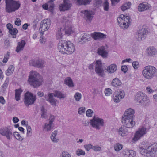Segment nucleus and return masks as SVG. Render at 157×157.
Returning <instances> with one entry per match:
<instances>
[{
  "mask_svg": "<svg viewBox=\"0 0 157 157\" xmlns=\"http://www.w3.org/2000/svg\"><path fill=\"white\" fill-rule=\"evenodd\" d=\"M6 10L8 13L15 11L20 6V3L18 1L13 0H5Z\"/></svg>",
  "mask_w": 157,
  "mask_h": 157,
  "instance_id": "obj_6",
  "label": "nucleus"
},
{
  "mask_svg": "<svg viewBox=\"0 0 157 157\" xmlns=\"http://www.w3.org/2000/svg\"><path fill=\"white\" fill-rule=\"evenodd\" d=\"M147 34V30L144 28H142L136 34L135 36L138 41H140L144 39Z\"/></svg>",
  "mask_w": 157,
  "mask_h": 157,
  "instance_id": "obj_14",
  "label": "nucleus"
},
{
  "mask_svg": "<svg viewBox=\"0 0 157 157\" xmlns=\"http://www.w3.org/2000/svg\"><path fill=\"white\" fill-rule=\"evenodd\" d=\"M97 53L103 58H105L107 57L108 53L104 46H102L98 48Z\"/></svg>",
  "mask_w": 157,
  "mask_h": 157,
  "instance_id": "obj_22",
  "label": "nucleus"
},
{
  "mask_svg": "<svg viewBox=\"0 0 157 157\" xmlns=\"http://www.w3.org/2000/svg\"><path fill=\"white\" fill-rule=\"evenodd\" d=\"M36 99L35 95H33L31 93L27 91L25 94L24 103L27 106L34 103Z\"/></svg>",
  "mask_w": 157,
  "mask_h": 157,
  "instance_id": "obj_7",
  "label": "nucleus"
},
{
  "mask_svg": "<svg viewBox=\"0 0 157 157\" xmlns=\"http://www.w3.org/2000/svg\"><path fill=\"white\" fill-rule=\"evenodd\" d=\"M58 49L62 53L70 54L74 52L75 47L70 41L63 40L58 43Z\"/></svg>",
  "mask_w": 157,
  "mask_h": 157,
  "instance_id": "obj_2",
  "label": "nucleus"
},
{
  "mask_svg": "<svg viewBox=\"0 0 157 157\" xmlns=\"http://www.w3.org/2000/svg\"><path fill=\"white\" fill-rule=\"evenodd\" d=\"M142 73L145 78L150 80L154 77H157V69L153 66H147L144 68Z\"/></svg>",
  "mask_w": 157,
  "mask_h": 157,
  "instance_id": "obj_4",
  "label": "nucleus"
},
{
  "mask_svg": "<svg viewBox=\"0 0 157 157\" xmlns=\"http://www.w3.org/2000/svg\"><path fill=\"white\" fill-rule=\"evenodd\" d=\"M65 25V26L64 27V29H62V31L66 34H71L72 32V29L70 24V22L68 21L66 22Z\"/></svg>",
  "mask_w": 157,
  "mask_h": 157,
  "instance_id": "obj_23",
  "label": "nucleus"
},
{
  "mask_svg": "<svg viewBox=\"0 0 157 157\" xmlns=\"http://www.w3.org/2000/svg\"><path fill=\"white\" fill-rule=\"evenodd\" d=\"M54 127V124H50L49 123L48 124L45 123L44 129L46 131L48 132L51 130Z\"/></svg>",
  "mask_w": 157,
  "mask_h": 157,
  "instance_id": "obj_35",
  "label": "nucleus"
},
{
  "mask_svg": "<svg viewBox=\"0 0 157 157\" xmlns=\"http://www.w3.org/2000/svg\"><path fill=\"white\" fill-rule=\"evenodd\" d=\"M9 78L7 77L6 78L5 81L3 85L2 86V88L6 89L8 85Z\"/></svg>",
  "mask_w": 157,
  "mask_h": 157,
  "instance_id": "obj_46",
  "label": "nucleus"
},
{
  "mask_svg": "<svg viewBox=\"0 0 157 157\" xmlns=\"http://www.w3.org/2000/svg\"><path fill=\"white\" fill-rule=\"evenodd\" d=\"M82 13L84 14L85 19L89 21H91L93 18L92 11H88L87 10H84L82 12Z\"/></svg>",
  "mask_w": 157,
  "mask_h": 157,
  "instance_id": "obj_27",
  "label": "nucleus"
},
{
  "mask_svg": "<svg viewBox=\"0 0 157 157\" xmlns=\"http://www.w3.org/2000/svg\"><path fill=\"white\" fill-rule=\"evenodd\" d=\"M131 3L130 2H128L124 3L121 6V9L122 10L124 11L130 7Z\"/></svg>",
  "mask_w": 157,
  "mask_h": 157,
  "instance_id": "obj_36",
  "label": "nucleus"
},
{
  "mask_svg": "<svg viewBox=\"0 0 157 157\" xmlns=\"http://www.w3.org/2000/svg\"><path fill=\"white\" fill-rule=\"evenodd\" d=\"M29 26V24L27 23H25L22 25V29L24 30H26L27 29L28 27Z\"/></svg>",
  "mask_w": 157,
  "mask_h": 157,
  "instance_id": "obj_64",
  "label": "nucleus"
},
{
  "mask_svg": "<svg viewBox=\"0 0 157 157\" xmlns=\"http://www.w3.org/2000/svg\"><path fill=\"white\" fill-rule=\"evenodd\" d=\"M42 77L36 71H31L28 79L29 83L34 88L39 87L42 84Z\"/></svg>",
  "mask_w": 157,
  "mask_h": 157,
  "instance_id": "obj_3",
  "label": "nucleus"
},
{
  "mask_svg": "<svg viewBox=\"0 0 157 157\" xmlns=\"http://www.w3.org/2000/svg\"><path fill=\"white\" fill-rule=\"evenodd\" d=\"M92 149L95 151H99L101 150V147L98 146H93Z\"/></svg>",
  "mask_w": 157,
  "mask_h": 157,
  "instance_id": "obj_56",
  "label": "nucleus"
},
{
  "mask_svg": "<svg viewBox=\"0 0 157 157\" xmlns=\"http://www.w3.org/2000/svg\"><path fill=\"white\" fill-rule=\"evenodd\" d=\"M6 27L9 31H10L11 29H13V25L10 23H8L6 25Z\"/></svg>",
  "mask_w": 157,
  "mask_h": 157,
  "instance_id": "obj_61",
  "label": "nucleus"
},
{
  "mask_svg": "<svg viewBox=\"0 0 157 157\" xmlns=\"http://www.w3.org/2000/svg\"><path fill=\"white\" fill-rule=\"evenodd\" d=\"M126 153L129 157H133L136 155L135 152L133 150L128 151Z\"/></svg>",
  "mask_w": 157,
  "mask_h": 157,
  "instance_id": "obj_44",
  "label": "nucleus"
},
{
  "mask_svg": "<svg viewBox=\"0 0 157 157\" xmlns=\"http://www.w3.org/2000/svg\"><path fill=\"white\" fill-rule=\"evenodd\" d=\"M0 134L9 140H10L13 136L11 130L7 127L1 128L0 129Z\"/></svg>",
  "mask_w": 157,
  "mask_h": 157,
  "instance_id": "obj_13",
  "label": "nucleus"
},
{
  "mask_svg": "<svg viewBox=\"0 0 157 157\" xmlns=\"http://www.w3.org/2000/svg\"><path fill=\"white\" fill-rule=\"evenodd\" d=\"M90 36L84 33L83 34L80 40H79V42L81 44H83L86 42L90 40Z\"/></svg>",
  "mask_w": 157,
  "mask_h": 157,
  "instance_id": "obj_33",
  "label": "nucleus"
},
{
  "mask_svg": "<svg viewBox=\"0 0 157 157\" xmlns=\"http://www.w3.org/2000/svg\"><path fill=\"white\" fill-rule=\"evenodd\" d=\"M117 22L119 25H121L122 24L124 28H127L129 25L130 22L129 17L121 14L120 16V17L117 18Z\"/></svg>",
  "mask_w": 157,
  "mask_h": 157,
  "instance_id": "obj_9",
  "label": "nucleus"
},
{
  "mask_svg": "<svg viewBox=\"0 0 157 157\" xmlns=\"http://www.w3.org/2000/svg\"><path fill=\"white\" fill-rule=\"evenodd\" d=\"M45 62L44 61L41 59H38L37 60H32L29 62L31 65L39 68H42L45 66Z\"/></svg>",
  "mask_w": 157,
  "mask_h": 157,
  "instance_id": "obj_17",
  "label": "nucleus"
},
{
  "mask_svg": "<svg viewBox=\"0 0 157 157\" xmlns=\"http://www.w3.org/2000/svg\"><path fill=\"white\" fill-rule=\"evenodd\" d=\"M135 101L144 107L148 106L150 104L149 98L145 94L139 92L136 94Z\"/></svg>",
  "mask_w": 157,
  "mask_h": 157,
  "instance_id": "obj_5",
  "label": "nucleus"
},
{
  "mask_svg": "<svg viewBox=\"0 0 157 157\" xmlns=\"http://www.w3.org/2000/svg\"><path fill=\"white\" fill-rule=\"evenodd\" d=\"M25 44L26 42L25 41L23 40H22L21 42H19L16 47V51L18 53L23 50Z\"/></svg>",
  "mask_w": 157,
  "mask_h": 157,
  "instance_id": "obj_25",
  "label": "nucleus"
},
{
  "mask_svg": "<svg viewBox=\"0 0 157 157\" xmlns=\"http://www.w3.org/2000/svg\"><path fill=\"white\" fill-rule=\"evenodd\" d=\"M146 89L149 93H151L154 92V90L152 89L151 87L150 86L147 87Z\"/></svg>",
  "mask_w": 157,
  "mask_h": 157,
  "instance_id": "obj_60",
  "label": "nucleus"
},
{
  "mask_svg": "<svg viewBox=\"0 0 157 157\" xmlns=\"http://www.w3.org/2000/svg\"><path fill=\"white\" fill-rule=\"evenodd\" d=\"M64 83L67 85L69 87H74V84L71 78L68 77L65 78L64 80Z\"/></svg>",
  "mask_w": 157,
  "mask_h": 157,
  "instance_id": "obj_31",
  "label": "nucleus"
},
{
  "mask_svg": "<svg viewBox=\"0 0 157 157\" xmlns=\"http://www.w3.org/2000/svg\"><path fill=\"white\" fill-rule=\"evenodd\" d=\"M90 124L92 126L97 129H100V126H103L104 122L102 119L94 117L93 119L90 120Z\"/></svg>",
  "mask_w": 157,
  "mask_h": 157,
  "instance_id": "obj_8",
  "label": "nucleus"
},
{
  "mask_svg": "<svg viewBox=\"0 0 157 157\" xmlns=\"http://www.w3.org/2000/svg\"><path fill=\"white\" fill-rule=\"evenodd\" d=\"M125 95V94L124 91L121 89H120L114 93L113 100L115 103H119L124 98Z\"/></svg>",
  "mask_w": 157,
  "mask_h": 157,
  "instance_id": "obj_10",
  "label": "nucleus"
},
{
  "mask_svg": "<svg viewBox=\"0 0 157 157\" xmlns=\"http://www.w3.org/2000/svg\"><path fill=\"white\" fill-rule=\"evenodd\" d=\"M95 71L99 76L103 77L105 74L102 63L101 61L98 60L94 63Z\"/></svg>",
  "mask_w": 157,
  "mask_h": 157,
  "instance_id": "obj_15",
  "label": "nucleus"
},
{
  "mask_svg": "<svg viewBox=\"0 0 157 157\" xmlns=\"http://www.w3.org/2000/svg\"><path fill=\"white\" fill-rule=\"evenodd\" d=\"M21 21L19 18H16V20L15 21V24L17 26H19L21 25Z\"/></svg>",
  "mask_w": 157,
  "mask_h": 157,
  "instance_id": "obj_59",
  "label": "nucleus"
},
{
  "mask_svg": "<svg viewBox=\"0 0 157 157\" xmlns=\"http://www.w3.org/2000/svg\"><path fill=\"white\" fill-rule=\"evenodd\" d=\"M19 121V119L17 117H13V121L14 123H17Z\"/></svg>",
  "mask_w": 157,
  "mask_h": 157,
  "instance_id": "obj_63",
  "label": "nucleus"
},
{
  "mask_svg": "<svg viewBox=\"0 0 157 157\" xmlns=\"http://www.w3.org/2000/svg\"><path fill=\"white\" fill-rule=\"evenodd\" d=\"M54 94L49 93L45 94L44 96L46 100L49 102L51 105L56 106V105L57 100L53 98Z\"/></svg>",
  "mask_w": 157,
  "mask_h": 157,
  "instance_id": "obj_18",
  "label": "nucleus"
},
{
  "mask_svg": "<svg viewBox=\"0 0 157 157\" xmlns=\"http://www.w3.org/2000/svg\"><path fill=\"white\" fill-rule=\"evenodd\" d=\"M22 92V90L21 88L16 89L15 98L16 101H18L20 100L21 94Z\"/></svg>",
  "mask_w": 157,
  "mask_h": 157,
  "instance_id": "obj_34",
  "label": "nucleus"
},
{
  "mask_svg": "<svg viewBox=\"0 0 157 157\" xmlns=\"http://www.w3.org/2000/svg\"><path fill=\"white\" fill-rule=\"evenodd\" d=\"M117 69V65L115 64H113L108 67L107 70L109 73H113L116 71Z\"/></svg>",
  "mask_w": 157,
  "mask_h": 157,
  "instance_id": "obj_32",
  "label": "nucleus"
},
{
  "mask_svg": "<svg viewBox=\"0 0 157 157\" xmlns=\"http://www.w3.org/2000/svg\"><path fill=\"white\" fill-rule=\"evenodd\" d=\"M55 119L54 116L52 115H51L50 117L49 123L50 124H54L53 122Z\"/></svg>",
  "mask_w": 157,
  "mask_h": 157,
  "instance_id": "obj_58",
  "label": "nucleus"
},
{
  "mask_svg": "<svg viewBox=\"0 0 157 157\" xmlns=\"http://www.w3.org/2000/svg\"><path fill=\"white\" fill-rule=\"evenodd\" d=\"M157 51L155 48L152 47L147 50V53L148 56H154L157 53Z\"/></svg>",
  "mask_w": 157,
  "mask_h": 157,
  "instance_id": "obj_28",
  "label": "nucleus"
},
{
  "mask_svg": "<svg viewBox=\"0 0 157 157\" xmlns=\"http://www.w3.org/2000/svg\"><path fill=\"white\" fill-rule=\"evenodd\" d=\"M91 37L94 40L103 39L106 38V35L101 32H94L91 34Z\"/></svg>",
  "mask_w": 157,
  "mask_h": 157,
  "instance_id": "obj_20",
  "label": "nucleus"
},
{
  "mask_svg": "<svg viewBox=\"0 0 157 157\" xmlns=\"http://www.w3.org/2000/svg\"><path fill=\"white\" fill-rule=\"evenodd\" d=\"M27 130V136H31L32 135V132H31V128L30 126L27 125L26 126Z\"/></svg>",
  "mask_w": 157,
  "mask_h": 157,
  "instance_id": "obj_50",
  "label": "nucleus"
},
{
  "mask_svg": "<svg viewBox=\"0 0 157 157\" xmlns=\"http://www.w3.org/2000/svg\"><path fill=\"white\" fill-rule=\"evenodd\" d=\"M146 128L142 127L140 128L138 131L136 132L133 140L134 141H136L146 134Z\"/></svg>",
  "mask_w": 157,
  "mask_h": 157,
  "instance_id": "obj_16",
  "label": "nucleus"
},
{
  "mask_svg": "<svg viewBox=\"0 0 157 157\" xmlns=\"http://www.w3.org/2000/svg\"><path fill=\"white\" fill-rule=\"evenodd\" d=\"M13 136L17 139L20 141H22L23 138L20 136V135L17 132H14Z\"/></svg>",
  "mask_w": 157,
  "mask_h": 157,
  "instance_id": "obj_43",
  "label": "nucleus"
},
{
  "mask_svg": "<svg viewBox=\"0 0 157 157\" xmlns=\"http://www.w3.org/2000/svg\"><path fill=\"white\" fill-rule=\"evenodd\" d=\"M71 6V4L69 0H64L63 3L59 6L60 10L61 11H65L69 10Z\"/></svg>",
  "mask_w": 157,
  "mask_h": 157,
  "instance_id": "obj_19",
  "label": "nucleus"
},
{
  "mask_svg": "<svg viewBox=\"0 0 157 157\" xmlns=\"http://www.w3.org/2000/svg\"><path fill=\"white\" fill-rule=\"evenodd\" d=\"M41 118H46V112L45 111L44 108H42L41 109Z\"/></svg>",
  "mask_w": 157,
  "mask_h": 157,
  "instance_id": "obj_49",
  "label": "nucleus"
},
{
  "mask_svg": "<svg viewBox=\"0 0 157 157\" xmlns=\"http://www.w3.org/2000/svg\"><path fill=\"white\" fill-rule=\"evenodd\" d=\"M0 102L3 105L5 103V100L3 96L0 97Z\"/></svg>",
  "mask_w": 157,
  "mask_h": 157,
  "instance_id": "obj_62",
  "label": "nucleus"
},
{
  "mask_svg": "<svg viewBox=\"0 0 157 157\" xmlns=\"http://www.w3.org/2000/svg\"><path fill=\"white\" fill-rule=\"evenodd\" d=\"M103 6L104 10L105 11H108L109 10V3L107 0L103 3Z\"/></svg>",
  "mask_w": 157,
  "mask_h": 157,
  "instance_id": "obj_47",
  "label": "nucleus"
},
{
  "mask_svg": "<svg viewBox=\"0 0 157 157\" xmlns=\"http://www.w3.org/2000/svg\"><path fill=\"white\" fill-rule=\"evenodd\" d=\"M149 8V5L146 2L140 3L138 7V10L140 12L144 11Z\"/></svg>",
  "mask_w": 157,
  "mask_h": 157,
  "instance_id": "obj_24",
  "label": "nucleus"
},
{
  "mask_svg": "<svg viewBox=\"0 0 157 157\" xmlns=\"http://www.w3.org/2000/svg\"><path fill=\"white\" fill-rule=\"evenodd\" d=\"M121 70L123 71L124 73H126L128 70L127 67L126 65H123L121 68Z\"/></svg>",
  "mask_w": 157,
  "mask_h": 157,
  "instance_id": "obj_57",
  "label": "nucleus"
},
{
  "mask_svg": "<svg viewBox=\"0 0 157 157\" xmlns=\"http://www.w3.org/2000/svg\"><path fill=\"white\" fill-rule=\"evenodd\" d=\"M53 95L54 97H57L60 99H63L66 97L65 94H63L61 92L58 90L55 91Z\"/></svg>",
  "mask_w": 157,
  "mask_h": 157,
  "instance_id": "obj_29",
  "label": "nucleus"
},
{
  "mask_svg": "<svg viewBox=\"0 0 157 157\" xmlns=\"http://www.w3.org/2000/svg\"><path fill=\"white\" fill-rule=\"evenodd\" d=\"M14 68V67L13 65H10L9 67L7 70L6 71L7 75L9 76L13 73Z\"/></svg>",
  "mask_w": 157,
  "mask_h": 157,
  "instance_id": "obj_39",
  "label": "nucleus"
},
{
  "mask_svg": "<svg viewBox=\"0 0 157 157\" xmlns=\"http://www.w3.org/2000/svg\"><path fill=\"white\" fill-rule=\"evenodd\" d=\"M76 154L78 156L81 155L84 156L85 155V152L84 151L81 149H78L77 150L76 152Z\"/></svg>",
  "mask_w": 157,
  "mask_h": 157,
  "instance_id": "obj_42",
  "label": "nucleus"
},
{
  "mask_svg": "<svg viewBox=\"0 0 157 157\" xmlns=\"http://www.w3.org/2000/svg\"><path fill=\"white\" fill-rule=\"evenodd\" d=\"M134 113L135 111L132 108H129L126 110L124 115L122 116V117L128 118H135Z\"/></svg>",
  "mask_w": 157,
  "mask_h": 157,
  "instance_id": "obj_21",
  "label": "nucleus"
},
{
  "mask_svg": "<svg viewBox=\"0 0 157 157\" xmlns=\"http://www.w3.org/2000/svg\"><path fill=\"white\" fill-rule=\"evenodd\" d=\"M82 97L81 94L79 92H76L74 95V98L75 100L77 101H79Z\"/></svg>",
  "mask_w": 157,
  "mask_h": 157,
  "instance_id": "obj_41",
  "label": "nucleus"
},
{
  "mask_svg": "<svg viewBox=\"0 0 157 157\" xmlns=\"http://www.w3.org/2000/svg\"><path fill=\"white\" fill-rule=\"evenodd\" d=\"M93 146L92 145L90 144H85L84 146V147L86 149V150L87 151H89L91 149H92Z\"/></svg>",
  "mask_w": 157,
  "mask_h": 157,
  "instance_id": "obj_51",
  "label": "nucleus"
},
{
  "mask_svg": "<svg viewBox=\"0 0 157 157\" xmlns=\"http://www.w3.org/2000/svg\"><path fill=\"white\" fill-rule=\"evenodd\" d=\"M56 36L57 39H60L62 38L63 35L61 29L58 31L56 34Z\"/></svg>",
  "mask_w": 157,
  "mask_h": 157,
  "instance_id": "obj_48",
  "label": "nucleus"
},
{
  "mask_svg": "<svg viewBox=\"0 0 157 157\" xmlns=\"http://www.w3.org/2000/svg\"><path fill=\"white\" fill-rule=\"evenodd\" d=\"M9 33L12 36V37L13 38H16V34L17 33L18 31L15 28H13L9 31Z\"/></svg>",
  "mask_w": 157,
  "mask_h": 157,
  "instance_id": "obj_38",
  "label": "nucleus"
},
{
  "mask_svg": "<svg viewBox=\"0 0 157 157\" xmlns=\"http://www.w3.org/2000/svg\"><path fill=\"white\" fill-rule=\"evenodd\" d=\"M135 118L122 117V122L124 125L128 128H133L135 124Z\"/></svg>",
  "mask_w": 157,
  "mask_h": 157,
  "instance_id": "obj_11",
  "label": "nucleus"
},
{
  "mask_svg": "<svg viewBox=\"0 0 157 157\" xmlns=\"http://www.w3.org/2000/svg\"><path fill=\"white\" fill-rule=\"evenodd\" d=\"M57 134V130L54 131L52 134L51 136V139L53 142H57L59 140L56 138V136Z\"/></svg>",
  "mask_w": 157,
  "mask_h": 157,
  "instance_id": "obj_37",
  "label": "nucleus"
},
{
  "mask_svg": "<svg viewBox=\"0 0 157 157\" xmlns=\"http://www.w3.org/2000/svg\"><path fill=\"white\" fill-rule=\"evenodd\" d=\"M93 113V111L90 109H89L86 111V115L89 117H90L92 116V114Z\"/></svg>",
  "mask_w": 157,
  "mask_h": 157,
  "instance_id": "obj_55",
  "label": "nucleus"
},
{
  "mask_svg": "<svg viewBox=\"0 0 157 157\" xmlns=\"http://www.w3.org/2000/svg\"><path fill=\"white\" fill-rule=\"evenodd\" d=\"M139 151L143 155L154 157L157 155V144H149L147 142H142L139 146Z\"/></svg>",
  "mask_w": 157,
  "mask_h": 157,
  "instance_id": "obj_1",
  "label": "nucleus"
},
{
  "mask_svg": "<svg viewBox=\"0 0 157 157\" xmlns=\"http://www.w3.org/2000/svg\"><path fill=\"white\" fill-rule=\"evenodd\" d=\"M60 157H71V155L68 152L63 151L61 153Z\"/></svg>",
  "mask_w": 157,
  "mask_h": 157,
  "instance_id": "obj_45",
  "label": "nucleus"
},
{
  "mask_svg": "<svg viewBox=\"0 0 157 157\" xmlns=\"http://www.w3.org/2000/svg\"><path fill=\"white\" fill-rule=\"evenodd\" d=\"M122 145L119 143H117L114 146V149L117 151L121 150L122 148Z\"/></svg>",
  "mask_w": 157,
  "mask_h": 157,
  "instance_id": "obj_40",
  "label": "nucleus"
},
{
  "mask_svg": "<svg viewBox=\"0 0 157 157\" xmlns=\"http://www.w3.org/2000/svg\"><path fill=\"white\" fill-rule=\"evenodd\" d=\"M105 93L107 96L110 95L112 93V90L111 89L108 88L106 89L105 91Z\"/></svg>",
  "mask_w": 157,
  "mask_h": 157,
  "instance_id": "obj_52",
  "label": "nucleus"
},
{
  "mask_svg": "<svg viewBox=\"0 0 157 157\" xmlns=\"http://www.w3.org/2000/svg\"><path fill=\"white\" fill-rule=\"evenodd\" d=\"M132 65L135 69H137L139 66V63L137 61H134L132 63Z\"/></svg>",
  "mask_w": 157,
  "mask_h": 157,
  "instance_id": "obj_53",
  "label": "nucleus"
},
{
  "mask_svg": "<svg viewBox=\"0 0 157 157\" xmlns=\"http://www.w3.org/2000/svg\"><path fill=\"white\" fill-rule=\"evenodd\" d=\"M127 128L124 126L123 127L120 128L117 131L118 134L123 137L127 135L128 134Z\"/></svg>",
  "mask_w": 157,
  "mask_h": 157,
  "instance_id": "obj_26",
  "label": "nucleus"
},
{
  "mask_svg": "<svg viewBox=\"0 0 157 157\" xmlns=\"http://www.w3.org/2000/svg\"><path fill=\"white\" fill-rule=\"evenodd\" d=\"M122 83L121 80L117 78H115L111 83V85L113 87H118Z\"/></svg>",
  "mask_w": 157,
  "mask_h": 157,
  "instance_id": "obj_30",
  "label": "nucleus"
},
{
  "mask_svg": "<svg viewBox=\"0 0 157 157\" xmlns=\"http://www.w3.org/2000/svg\"><path fill=\"white\" fill-rule=\"evenodd\" d=\"M50 25L51 22L49 19H44L41 21L39 31L42 33V34H43L44 31L48 30Z\"/></svg>",
  "mask_w": 157,
  "mask_h": 157,
  "instance_id": "obj_12",
  "label": "nucleus"
},
{
  "mask_svg": "<svg viewBox=\"0 0 157 157\" xmlns=\"http://www.w3.org/2000/svg\"><path fill=\"white\" fill-rule=\"evenodd\" d=\"M85 110L86 109L85 107H80L78 109V113L79 114H82V113H84Z\"/></svg>",
  "mask_w": 157,
  "mask_h": 157,
  "instance_id": "obj_54",
  "label": "nucleus"
}]
</instances>
